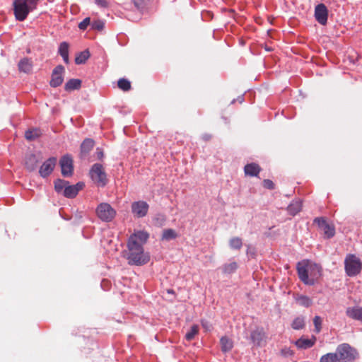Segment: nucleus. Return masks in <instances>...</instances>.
I'll return each instance as SVG.
<instances>
[{
    "mask_svg": "<svg viewBox=\"0 0 362 362\" xmlns=\"http://www.w3.org/2000/svg\"><path fill=\"white\" fill-rule=\"evenodd\" d=\"M94 146V141L91 139H86L81 145V157H85Z\"/></svg>",
    "mask_w": 362,
    "mask_h": 362,
    "instance_id": "19",
    "label": "nucleus"
},
{
    "mask_svg": "<svg viewBox=\"0 0 362 362\" xmlns=\"http://www.w3.org/2000/svg\"><path fill=\"white\" fill-rule=\"evenodd\" d=\"M40 0H36V6L37 5Z\"/></svg>",
    "mask_w": 362,
    "mask_h": 362,
    "instance_id": "46",
    "label": "nucleus"
},
{
    "mask_svg": "<svg viewBox=\"0 0 362 362\" xmlns=\"http://www.w3.org/2000/svg\"><path fill=\"white\" fill-rule=\"evenodd\" d=\"M177 237V233L175 230L171 228L164 230L162 235V239L165 240L175 239Z\"/></svg>",
    "mask_w": 362,
    "mask_h": 362,
    "instance_id": "32",
    "label": "nucleus"
},
{
    "mask_svg": "<svg viewBox=\"0 0 362 362\" xmlns=\"http://www.w3.org/2000/svg\"><path fill=\"white\" fill-rule=\"evenodd\" d=\"M238 268V265L236 262H232L230 263L224 264L222 266V272L225 274H230L234 273Z\"/></svg>",
    "mask_w": 362,
    "mask_h": 362,
    "instance_id": "25",
    "label": "nucleus"
},
{
    "mask_svg": "<svg viewBox=\"0 0 362 362\" xmlns=\"http://www.w3.org/2000/svg\"><path fill=\"white\" fill-rule=\"evenodd\" d=\"M98 158L101 159L103 156V153L102 151H97Z\"/></svg>",
    "mask_w": 362,
    "mask_h": 362,
    "instance_id": "45",
    "label": "nucleus"
},
{
    "mask_svg": "<svg viewBox=\"0 0 362 362\" xmlns=\"http://www.w3.org/2000/svg\"><path fill=\"white\" fill-rule=\"evenodd\" d=\"M304 327H305V318H304V317H301V316L296 317L293 320L292 324H291V327L293 329H296V330L301 329L304 328Z\"/></svg>",
    "mask_w": 362,
    "mask_h": 362,
    "instance_id": "30",
    "label": "nucleus"
},
{
    "mask_svg": "<svg viewBox=\"0 0 362 362\" xmlns=\"http://www.w3.org/2000/svg\"><path fill=\"white\" fill-rule=\"evenodd\" d=\"M64 71V68L62 65H58L56 66L52 74V78L49 82V84L52 87H58L59 86L63 81V73Z\"/></svg>",
    "mask_w": 362,
    "mask_h": 362,
    "instance_id": "12",
    "label": "nucleus"
},
{
    "mask_svg": "<svg viewBox=\"0 0 362 362\" xmlns=\"http://www.w3.org/2000/svg\"><path fill=\"white\" fill-rule=\"evenodd\" d=\"M60 166L62 174L64 177H68L73 173V160L71 156L66 155L60 160Z\"/></svg>",
    "mask_w": 362,
    "mask_h": 362,
    "instance_id": "13",
    "label": "nucleus"
},
{
    "mask_svg": "<svg viewBox=\"0 0 362 362\" xmlns=\"http://www.w3.org/2000/svg\"><path fill=\"white\" fill-rule=\"evenodd\" d=\"M345 271L349 276L358 274L362 269V263L354 255H349L344 260Z\"/></svg>",
    "mask_w": 362,
    "mask_h": 362,
    "instance_id": "5",
    "label": "nucleus"
},
{
    "mask_svg": "<svg viewBox=\"0 0 362 362\" xmlns=\"http://www.w3.org/2000/svg\"><path fill=\"white\" fill-rule=\"evenodd\" d=\"M81 86V81L80 79L72 78L68 81L65 86L64 89L67 91L78 90Z\"/></svg>",
    "mask_w": 362,
    "mask_h": 362,
    "instance_id": "22",
    "label": "nucleus"
},
{
    "mask_svg": "<svg viewBox=\"0 0 362 362\" xmlns=\"http://www.w3.org/2000/svg\"><path fill=\"white\" fill-rule=\"evenodd\" d=\"M130 2L136 11L142 12L147 6L148 0H130Z\"/></svg>",
    "mask_w": 362,
    "mask_h": 362,
    "instance_id": "29",
    "label": "nucleus"
},
{
    "mask_svg": "<svg viewBox=\"0 0 362 362\" xmlns=\"http://www.w3.org/2000/svg\"><path fill=\"white\" fill-rule=\"evenodd\" d=\"M95 3L100 8H107L109 2L107 0H95Z\"/></svg>",
    "mask_w": 362,
    "mask_h": 362,
    "instance_id": "42",
    "label": "nucleus"
},
{
    "mask_svg": "<svg viewBox=\"0 0 362 362\" xmlns=\"http://www.w3.org/2000/svg\"><path fill=\"white\" fill-rule=\"evenodd\" d=\"M263 187L269 189H274V183L271 180L266 179L263 181Z\"/></svg>",
    "mask_w": 362,
    "mask_h": 362,
    "instance_id": "41",
    "label": "nucleus"
},
{
    "mask_svg": "<svg viewBox=\"0 0 362 362\" xmlns=\"http://www.w3.org/2000/svg\"><path fill=\"white\" fill-rule=\"evenodd\" d=\"M281 352L284 356H291L293 354V351L290 349H282Z\"/></svg>",
    "mask_w": 362,
    "mask_h": 362,
    "instance_id": "43",
    "label": "nucleus"
},
{
    "mask_svg": "<svg viewBox=\"0 0 362 362\" xmlns=\"http://www.w3.org/2000/svg\"><path fill=\"white\" fill-rule=\"evenodd\" d=\"M149 235L147 232L139 230L129 238L127 242L128 252L127 259L131 265L141 266L150 261L148 252H145L144 245L147 242Z\"/></svg>",
    "mask_w": 362,
    "mask_h": 362,
    "instance_id": "1",
    "label": "nucleus"
},
{
    "mask_svg": "<svg viewBox=\"0 0 362 362\" xmlns=\"http://www.w3.org/2000/svg\"><path fill=\"white\" fill-rule=\"evenodd\" d=\"M38 165V159L34 154H30L26 156L25 160V165L28 170H35Z\"/></svg>",
    "mask_w": 362,
    "mask_h": 362,
    "instance_id": "18",
    "label": "nucleus"
},
{
    "mask_svg": "<svg viewBox=\"0 0 362 362\" xmlns=\"http://www.w3.org/2000/svg\"><path fill=\"white\" fill-rule=\"evenodd\" d=\"M41 134V131L39 129H31L25 132V137L28 141H33L40 137Z\"/></svg>",
    "mask_w": 362,
    "mask_h": 362,
    "instance_id": "23",
    "label": "nucleus"
},
{
    "mask_svg": "<svg viewBox=\"0 0 362 362\" xmlns=\"http://www.w3.org/2000/svg\"><path fill=\"white\" fill-rule=\"evenodd\" d=\"M250 337L254 342L259 344L263 339L264 333L262 330L256 329L252 332Z\"/></svg>",
    "mask_w": 362,
    "mask_h": 362,
    "instance_id": "33",
    "label": "nucleus"
},
{
    "mask_svg": "<svg viewBox=\"0 0 362 362\" xmlns=\"http://www.w3.org/2000/svg\"><path fill=\"white\" fill-rule=\"evenodd\" d=\"M247 255H251L252 257H255V251L254 249H252L250 246H247Z\"/></svg>",
    "mask_w": 362,
    "mask_h": 362,
    "instance_id": "44",
    "label": "nucleus"
},
{
    "mask_svg": "<svg viewBox=\"0 0 362 362\" xmlns=\"http://www.w3.org/2000/svg\"><path fill=\"white\" fill-rule=\"evenodd\" d=\"M320 362H338L337 354L328 353L321 356Z\"/></svg>",
    "mask_w": 362,
    "mask_h": 362,
    "instance_id": "35",
    "label": "nucleus"
},
{
    "mask_svg": "<svg viewBox=\"0 0 362 362\" xmlns=\"http://www.w3.org/2000/svg\"><path fill=\"white\" fill-rule=\"evenodd\" d=\"M322 318L320 316H315L313 319L315 329L317 333H319L322 329Z\"/></svg>",
    "mask_w": 362,
    "mask_h": 362,
    "instance_id": "39",
    "label": "nucleus"
},
{
    "mask_svg": "<svg viewBox=\"0 0 362 362\" xmlns=\"http://www.w3.org/2000/svg\"><path fill=\"white\" fill-rule=\"evenodd\" d=\"M228 244L232 250H240L243 247V240L239 237H233L229 241Z\"/></svg>",
    "mask_w": 362,
    "mask_h": 362,
    "instance_id": "28",
    "label": "nucleus"
},
{
    "mask_svg": "<svg viewBox=\"0 0 362 362\" xmlns=\"http://www.w3.org/2000/svg\"><path fill=\"white\" fill-rule=\"evenodd\" d=\"M90 53L88 50H84L80 52L75 58V63L76 64H81L86 62V61L89 58Z\"/></svg>",
    "mask_w": 362,
    "mask_h": 362,
    "instance_id": "31",
    "label": "nucleus"
},
{
    "mask_svg": "<svg viewBox=\"0 0 362 362\" xmlns=\"http://www.w3.org/2000/svg\"><path fill=\"white\" fill-rule=\"evenodd\" d=\"M328 17V10L324 4H320L315 8V18L321 25L327 24Z\"/></svg>",
    "mask_w": 362,
    "mask_h": 362,
    "instance_id": "11",
    "label": "nucleus"
},
{
    "mask_svg": "<svg viewBox=\"0 0 362 362\" xmlns=\"http://www.w3.org/2000/svg\"><path fill=\"white\" fill-rule=\"evenodd\" d=\"M59 53L63 58L64 62L66 64H69V44L67 42H63L60 44L59 47Z\"/></svg>",
    "mask_w": 362,
    "mask_h": 362,
    "instance_id": "21",
    "label": "nucleus"
},
{
    "mask_svg": "<svg viewBox=\"0 0 362 362\" xmlns=\"http://www.w3.org/2000/svg\"><path fill=\"white\" fill-rule=\"evenodd\" d=\"M295 299L300 305L305 308L310 307L313 303L312 300L307 296L297 295Z\"/></svg>",
    "mask_w": 362,
    "mask_h": 362,
    "instance_id": "26",
    "label": "nucleus"
},
{
    "mask_svg": "<svg viewBox=\"0 0 362 362\" xmlns=\"http://www.w3.org/2000/svg\"><path fill=\"white\" fill-rule=\"evenodd\" d=\"M56 164L57 158L55 157H51L46 160L39 169L40 176L42 177L49 176L54 169Z\"/></svg>",
    "mask_w": 362,
    "mask_h": 362,
    "instance_id": "10",
    "label": "nucleus"
},
{
    "mask_svg": "<svg viewBox=\"0 0 362 362\" xmlns=\"http://www.w3.org/2000/svg\"><path fill=\"white\" fill-rule=\"evenodd\" d=\"M118 88L123 91H128L131 89L132 86L130 81L125 78H120L117 81Z\"/></svg>",
    "mask_w": 362,
    "mask_h": 362,
    "instance_id": "36",
    "label": "nucleus"
},
{
    "mask_svg": "<svg viewBox=\"0 0 362 362\" xmlns=\"http://www.w3.org/2000/svg\"><path fill=\"white\" fill-rule=\"evenodd\" d=\"M221 350L223 352L229 351L232 349L233 346V343L231 339L228 338L227 337H223L220 340Z\"/></svg>",
    "mask_w": 362,
    "mask_h": 362,
    "instance_id": "27",
    "label": "nucleus"
},
{
    "mask_svg": "<svg viewBox=\"0 0 362 362\" xmlns=\"http://www.w3.org/2000/svg\"><path fill=\"white\" fill-rule=\"evenodd\" d=\"M69 184L67 181L64 180L58 179L54 182V188L57 192H60L63 189H64L66 185Z\"/></svg>",
    "mask_w": 362,
    "mask_h": 362,
    "instance_id": "37",
    "label": "nucleus"
},
{
    "mask_svg": "<svg viewBox=\"0 0 362 362\" xmlns=\"http://www.w3.org/2000/svg\"><path fill=\"white\" fill-rule=\"evenodd\" d=\"M83 187L84 184L83 182H78L74 185H69L68 184L64 189V195L67 198H74Z\"/></svg>",
    "mask_w": 362,
    "mask_h": 362,
    "instance_id": "14",
    "label": "nucleus"
},
{
    "mask_svg": "<svg viewBox=\"0 0 362 362\" xmlns=\"http://www.w3.org/2000/svg\"><path fill=\"white\" fill-rule=\"evenodd\" d=\"M267 50L270 51L271 49H269V47H267Z\"/></svg>",
    "mask_w": 362,
    "mask_h": 362,
    "instance_id": "47",
    "label": "nucleus"
},
{
    "mask_svg": "<svg viewBox=\"0 0 362 362\" xmlns=\"http://www.w3.org/2000/svg\"><path fill=\"white\" fill-rule=\"evenodd\" d=\"M314 223L317 224L327 238H332L334 235L335 228L334 225L328 223L324 217L315 218Z\"/></svg>",
    "mask_w": 362,
    "mask_h": 362,
    "instance_id": "8",
    "label": "nucleus"
},
{
    "mask_svg": "<svg viewBox=\"0 0 362 362\" xmlns=\"http://www.w3.org/2000/svg\"><path fill=\"white\" fill-rule=\"evenodd\" d=\"M91 179L100 187L106 185L107 179L102 165L95 163L90 171Z\"/></svg>",
    "mask_w": 362,
    "mask_h": 362,
    "instance_id": "6",
    "label": "nucleus"
},
{
    "mask_svg": "<svg viewBox=\"0 0 362 362\" xmlns=\"http://www.w3.org/2000/svg\"><path fill=\"white\" fill-rule=\"evenodd\" d=\"M149 206L144 201L134 202L132 204V212L134 216L142 218L146 216Z\"/></svg>",
    "mask_w": 362,
    "mask_h": 362,
    "instance_id": "9",
    "label": "nucleus"
},
{
    "mask_svg": "<svg viewBox=\"0 0 362 362\" xmlns=\"http://www.w3.org/2000/svg\"><path fill=\"white\" fill-rule=\"evenodd\" d=\"M316 341V337L313 336L310 339L300 337L298 339L295 344L300 349H307L314 346Z\"/></svg>",
    "mask_w": 362,
    "mask_h": 362,
    "instance_id": "16",
    "label": "nucleus"
},
{
    "mask_svg": "<svg viewBox=\"0 0 362 362\" xmlns=\"http://www.w3.org/2000/svg\"><path fill=\"white\" fill-rule=\"evenodd\" d=\"M260 171L261 168L255 163L247 164L244 168L245 174L250 177H257Z\"/></svg>",
    "mask_w": 362,
    "mask_h": 362,
    "instance_id": "17",
    "label": "nucleus"
},
{
    "mask_svg": "<svg viewBox=\"0 0 362 362\" xmlns=\"http://www.w3.org/2000/svg\"><path fill=\"white\" fill-rule=\"evenodd\" d=\"M346 315L355 320L362 322V308L359 306L349 307L346 310Z\"/></svg>",
    "mask_w": 362,
    "mask_h": 362,
    "instance_id": "15",
    "label": "nucleus"
},
{
    "mask_svg": "<svg viewBox=\"0 0 362 362\" xmlns=\"http://www.w3.org/2000/svg\"><path fill=\"white\" fill-rule=\"evenodd\" d=\"M302 208V204L300 202L296 201L291 202L287 207V211L289 214L292 216H295L299 211H300Z\"/></svg>",
    "mask_w": 362,
    "mask_h": 362,
    "instance_id": "24",
    "label": "nucleus"
},
{
    "mask_svg": "<svg viewBox=\"0 0 362 362\" xmlns=\"http://www.w3.org/2000/svg\"><path fill=\"white\" fill-rule=\"evenodd\" d=\"M296 269L299 279L306 285H314L322 274V267L308 260L298 262Z\"/></svg>",
    "mask_w": 362,
    "mask_h": 362,
    "instance_id": "2",
    "label": "nucleus"
},
{
    "mask_svg": "<svg viewBox=\"0 0 362 362\" xmlns=\"http://www.w3.org/2000/svg\"><path fill=\"white\" fill-rule=\"evenodd\" d=\"M334 354H337L339 362H351L358 357L356 349L346 343L339 345Z\"/></svg>",
    "mask_w": 362,
    "mask_h": 362,
    "instance_id": "4",
    "label": "nucleus"
},
{
    "mask_svg": "<svg viewBox=\"0 0 362 362\" xmlns=\"http://www.w3.org/2000/svg\"><path fill=\"white\" fill-rule=\"evenodd\" d=\"M93 30H102L104 28L105 23L101 20H96L90 24Z\"/></svg>",
    "mask_w": 362,
    "mask_h": 362,
    "instance_id": "38",
    "label": "nucleus"
},
{
    "mask_svg": "<svg viewBox=\"0 0 362 362\" xmlns=\"http://www.w3.org/2000/svg\"><path fill=\"white\" fill-rule=\"evenodd\" d=\"M98 217L103 221L110 222L116 215V211L107 203L100 204L96 209Z\"/></svg>",
    "mask_w": 362,
    "mask_h": 362,
    "instance_id": "7",
    "label": "nucleus"
},
{
    "mask_svg": "<svg viewBox=\"0 0 362 362\" xmlns=\"http://www.w3.org/2000/svg\"><path fill=\"white\" fill-rule=\"evenodd\" d=\"M13 6L15 18L23 21L37 8L36 0H13Z\"/></svg>",
    "mask_w": 362,
    "mask_h": 362,
    "instance_id": "3",
    "label": "nucleus"
},
{
    "mask_svg": "<svg viewBox=\"0 0 362 362\" xmlns=\"http://www.w3.org/2000/svg\"><path fill=\"white\" fill-rule=\"evenodd\" d=\"M199 333V326L197 325H194L191 327L189 331H188L185 334V339L187 341L192 340L194 337Z\"/></svg>",
    "mask_w": 362,
    "mask_h": 362,
    "instance_id": "34",
    "label": "nucleus"
},
{
    "mask_svg": "<svg viewBox=\"0 0 362 362\" xmlns=\"http://www.w3.org/2000/svg\"><path fill=\"white\" fill-rule=\"evenodd\" d=\"M89 25H90V18L89 17H87V18H84L78 24V28L80 30H85Z\"/></svg>",
    "mask_w": 362,
    "mask_h": 362,
    "instance_id": "40",
    "label": "nucleus"
},
{
    "mask_svg": "<svg viewBox=\"0 0 362 362\" xmlns=\"http://www.w3.org/2000/svg\"><path fill=\"white\" fill-rule=\"evenodd\" d=\"M33 69L32 61L28 58L22 59L18 63V69L21 72L30 73Z\"/></svg>",
    "mask_w": 362,
    "mask_h": 362,
    "instance_id": "20",
    "label": "nucleus"
}]
</instances>
